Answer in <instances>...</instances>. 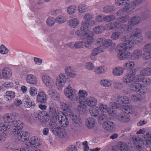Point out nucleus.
Listing matches in <instances>:
<instances>
[{
    "label": "nucleus",
    "mask_w": 151,
    "mask_h": 151,
    "mask_svg": "<svg viewBox=\"0 0 151 151\" xmlns=\"http://www.w3.org/2000/svg\"><path fill=\"white\" fill-rule=\"evenodd\" d=\"M121 41L124 42L120 44L119 47H121V49H127L130 50L132 49L134 46V44L131 41V37L126 36L123 35H121L120 37Z\"/></svg>",
    "instance_id": "nucleus-1"
},
{
    "label": "nucleus",
    "mask_w": 151,
    "mask_h": 151,
    "mask_svg": "<svg viewBox=\"0 0 151 151\" xmlns=\"http://www.w3.org/2000/svg\"><path fill=\"white\" fill-rule=\"evenodd\" d=\"M58 121L63 127H66L68 125V121L64 114L62 112L58 113Z\"/></svg>",
    "instance_id": "nucleus-2"
},
{
    "label": "nucleus",
    "mask_w": 151,
    "mask_h": 151,
    "mask_svg": "<svg viewBox=\"0 0 151 151\" xmlns=\"http://www.w3.org/2000/svg\"><path fill=\"white\" fill-rule=\"evenodd\" d=\"M97 42L100 45V47L105 49L112 45V40L109 39L105 40L104 39L100 38L97 40Z\"/></svg>",
    "instance_id": "nucleus-3"
},
{
    "label": "nucleus",
    "mask_w": 151,
    "mask_h": 151,
    "mask_svg": "<svg viewBox=\"0 0 151 151\" xmlns=\"http://www.w3.org/2000/svg\"><path fill=\"white\" fill-rule=\"evenodd\" d=\"M127 49H121V47H119V52L117 55L118 58L120 60H123L130 58L132 56V54L129 52L125 51Z\"/></svg>",
    "instance_id": "nucleus-4"
},
{
    "label": "nucleus",
    "mask_w": 151,
    "mask_h": 151,
    "mask_svg": "<svg viewBox=\"0 0 151 151\" xmlns=\"http://www.w3.org/2000/svg\"><path fill=\"white\" fill-rule=\"evenodd\" d=\"M135 64L133 61H128L124 63L123 65L122 69L126 70L127 72L134 73H135L136 70L133 68Z\"/></svg>",
    "instance_id": "nucleus-5"
},
{
    "label": "nucleus",
    "mask_w": 151,
    "mask_h": 151,
    "mask_svg": "<svg viewBox=\"0 0 151 151\" xmlns=\"http://www.w3.org/2000/svg\"><path fill=\"white\" fill-rule=\"evenodd\" d=\"M67 116H70L72 120L73 124L76 127H79L81 124V120L79 117V114L76 115V114L71 112V114L69 115H68Z\"/></svg>",
    "instance_id": "nucleus-6"
},
{
    "label": "nucleus",
    "mask_w": 151,
    "mask_h": 151,
    "mask_svg": "<svg viewBox=\"0 0 151 151\" xmlns=\"http://www.w3.org/2000/svg\"><path fill=\"white\" fill-rule=\"evenodd\" d=\"M13 134H17L18 140L24 142L29 139V134L26 132L22 131L20 130L18 131V133L15 132Z\"/></svg>",
    "instance_id": "nucleus-7"
},
{
    "label": "nucleus",
    "mask_w": 151,
    "mask_h": 151,
    "mask_svg": "<svg viewBox=\"0 0 151 151\" xmlns=\"http://www.w3.org/2000/svg\"><path fill=\"white\" fill-rule=\"evenodd\" d=\"M12 124L14 126L13 133H18V131L21 130L23 128V124L22 122L19 120L12 121Z\"/></svg>",
    "instance_id": "nucleus-8"
},
{
    "label": "nucleus",
    "mask_w": 151,
    "mask_h": 151,
    "mask_svg": "<svg viewBox=\"0 0 151 151\" xmlns=\"http://www.w3.org/2000/svg\"><path fill=\"white\" fill-rule=\"evenodd\" d=\"M66 78L65 75L61 74L59 76V78L56 81V85L59 90H61L63 86L65 81Z\"/></svg>",
    "instance_id": "nucleus-9"
},
{
    "label": "nucleus",
    "mask_w": 151,
    "mask_h": 151,
    "mask_svg": "<svg viewBox=\"0 0 151 151\" xmlns=\"http://www.w3.org/2000/svg\"><path fill=\"white\" fill-rule=\"evenodd\" d=\"M86 38L84 39L86 40V42L85 44V47L88 49L92 48V43L93 41L92 35L89 34H86Z\"/></svg>",
    "instance_id": "nucleus-10"
},
{
    "label": "nucleus",
    "mask_w": 151,
    "mask_h": 151,
    "mask_svg": "<svg viewBox=\"0 0 151 151\" xmlns=\"http://www.w3.org/2000/svg\"><path fill=\"white\" fill-rule=\"evenodd\" d=\"M64 93L65 95L71 100L76 98L75 93L73 91L71 87L70 86L65 89Z\"/></svg>",
    "instance_id": "nucleus-11"
},
{
    "label": "nucleus",
    "mask_w": 151,
    "mask_h": 151,
    "mask_svg": "<svg viewBox=\"0 0 151 151\" xmlns=\"http://www.w3.org/2000/svg\"><path fill=\"white\" fill-rule=\"evenodd\" d=\"M60 107L65 115L67 116L71 114L72 111L68 104L63 102H62L60 103Z\"/></svg>",
    "instance_id": "nucleus-12"
},
{
    "label": "nucleus",
    "mask_w": 151,
    "mask_h": 151,
    "mask_svg": "<svg viewBox=\"0 0 151 151\" xmlns=\"http://www.w3.org/2000/svg\"><path fill=\"white\" fill-rule=\"evenodd\" d=\"M49 111L52 115V116L57 119L58 116L57 111L56 109V106L52 102L50 101L49 104Z\"/></svg>",
    "instance_id": "nucleus-13"
},
{
    "label": "nucleus",
    "mask_w": 151,
    "mask_h": 151,
    "mask_svg": "<svg viewBox=\"0 0 151 151\" xmlns=\"http://www.w3.org/2000/svg\"><path fill=\"white\" fill-rule=\"evenodd\" d=\"M39 115L40 116V120L41 122H46L48 121L50 116L46 111H43L40 112Z\"/></svg>",
    "instance_id": "nucleus-14"
},
{
    "label": "nucleus",
    "mask_w": 151,
    "mask_h": 151,
    "mask_svg": "<svg viewBox=\"0 0 151 151\" xmlns=\"http://www.w3.org/2000/svg\"><path fill=\"white\" fill-rule=\"evenodd\" d=\"M117 117L119 121L123 122H128L130 119V116L128 114L123 113L118 115Z\"/></svg>",
    "instance_id": "nucleus-15"
},
{
    "label": "nucleus",
    "mask_w": 151,
    "mask_h": 151,
    "mask_svg": "<svg viewBox=\"0 0 151 151\" xmlns=\"http://www.w3.org/2000/svg\"><path fill=\"white\" fill-rule=\"evenodd\" d=\"M37 100L41 104H45L46 102L47 98L44 92L41 91L39 93L37 97Z\"/></svg>",
    "instance_id": "nucleus-16"
},
{
    "label": "nucleus",
    "mask_w": 151,
    "mask_h": 151,
    "mask_svg": "<svg viewBox=\"0 0 151 151\" xmlns=\"http://www.w3.org/2000/svg\"><path fill=\"white\" fill-rule=\"evenodd\" d=\"M129 74L125 76L123 79V81L126 83H130L134 80V73H131L129 72Z\"/></svg>",
    "instance_id": "nucleus-17"
},
{
    "label": "nucleus",
    "mask_w": 151,
    "mask_h": 151,
    "mask_svg": "<svg viewBox=\"0 0 151 151\" xmlns=\"http://www.w3.org/2000/svg\"><path fill=\"white\" fill-rule=\"evenodd\" d=\"M119 103L117 104L115 102H111L109 104L110 107L108 108L106 112L109 113V114L114 113V109H119Z\"/></svg>",
    "instance_id": "nucleus-18"
},
{
    "label": "nucleus",
    "mask_w": 151,
    "mask_h": 151,
    "mask_svg": "<svg viewBox=\"0 0 151 151\" xmlns=\"http://www.w3.org/2000/svg\"><path fill=\"white\" fill-rule=\"evenodd\" d=\"M27 82L29 83L36 85L37 83V80L35 76L33 75H27L26 76Z\"/></svg>",
    "instance_id": "nucleus-19"
},
{
    "label": "nucleus",
    "mask_w": 151,
    "mask_h": 151,
    "mask_svg": "<svg viewBox=\"0 0 151 151\" xmlns=\"http://www.w3.org/2000/svg\"><path fill=\"white\" fill-rule=\"evenodd\" d=\"M1 74L4 78L7 79L11 76L12 72L10 69L7 67L3 69L2 71Z\"/></svg>",
    "instance_id": "nucleus-20"
},
{
    "label": "nucleus",
    "mask_w": 151,
    "mask_h": 151,
    "mask_svg": "<svg viewBox=\"0 0 151 151\" xmlns=\"http://www.w3.org/2000/svg\"><path fill=\"white\" fill-rule=\"evenodd\" d=\"M42 80L43 82L47 86L50 87L52 85L53 82L50 77L46 75L43 76Z\"/></svg>",
    "instance_id": "nucleus-21"
},
{
    "label": "nucleus",
    "mask_w": 151,
    "mask_h": 151,
    "mask_svg": "<svg viewBox=\"0 0 151 151\" xmlns=\"http://www.w3.org/2000/svg\"><path fill=\"white\" fill-rule=\"evenodd\" d=\"M128 148L127 144L122 142H120L115 151H125Z\"/></svg>",
    "instance_id": "nucleus-22"
},
{
    "label": "nucleus",
    "mask_w": 151,
    "mask_h": 151,
    "mask_svg": "<svg viewBox=\"0 0 151 151\" xmlns=\"http://www.w3.org/2000/svg\"><path fill=\"white\" fill-rule=\"evenodd\" d=\"M95 122V119L92 117H89L86 119V124L88 128L91 129L94 127Z\"/></svg>",
    "instance_id": "nucleus-23"
},
{
    "label": "nucleus",
    "mask_w": 151,
    "mask_h": 151,
    "mask_svg": "<svg viewBox=\"0 0 151 151\" xmlns=\"http://www.w3.org/2000/svg\"><path fill=\"white\" fill-rule=\"evenodd\" d=\"M102 125L104 128L107 130H112L114 126V123L110 121H107L105 122Z\"/></svg>",
    "instance_id": "nucleus-24"
},
{
    "label": "nucleus",
    "mask_w": 151,
    "mask_h": 151,
    "mask_svg": "<svg viewBox=\"0 0 151 151\" xmlns=\"http://www.w3.org/2000/svg\"><path fill=\"white\" fill-rule=\"evenodd\" d=\"M66 74L70 77L73 78L76 74L71 67H66L65 69Z\"/></svg>",
    "instance_id": "nucleus-25"
},
{
    "label": "nucleus",
    "mask_w": 151,
    "mask_h": 151,
    "mask_svg": "<svg viewBox=\"0 0 151 151\" xmlns=\"http://www.w3.org/2000/svg\"><path fill=\"white\" fill-rule=\"evenodd\" d=\"M56 132L57 135L61 138L65 137L66 134V132L65 129L60 127H57Z\"/></svg>",
    "instance_id": "nucleus-26"
},
{
    "label": "nucleus",
    "mask_w": 151,
    "mask_h": 151,
    "mask_svg": "<svg viewBox=\"0 0 151 151\" xmlns=\"http://www.w3.org/2000/svg\"><path fill=\"white\" fill-rule=\"evenodd\" d=\"M97 103V99L93 97H90L88 98L86 104L91 107L95 106Z\"/></svg>",
    "instance_id": "nucleus-27"
},
{
    "label": "nucleus",
    "mask_w": 151,
    "mask_h": 151,
    "mask_svg": "<svg viewBox=\"0 0 151 151\" xmlns=\"http://www.w3.org/2000/svg\"><path fill=\"white\" fill-rule=\"evenodd\" d=\"M131 41L134 44H138L142 42V38L140 37L135 36L134 35H131Z\"/></svg>",
    "instance_id": "nucleus-28"
},
{
    "label": "nucleus",
    "mask_w": 151,
    "mask_h": 151,
    "mask_svg": "<svg viewBox=\"0 0 151 151\" xmlns=\"http://www.w3.org/2000/svg\"><path fill=\"white\" fill-rule=\"evenodd\" d=\"M29 143L30 145H32L33 147L36 148L37 147L40 145L38 139L36 137H32L30 139Z\"/></svg>",
    "instance_id": "nucleus-29"
},
{
    "label": "nucleus",
    "mask_w": 151,
    "mask_h": 151,
    "mask_svg": "<svg viewBox=\"0 0 151 151\" xmlns=\"http://www.w3.org/2000/svg\"><path fill=\"white\" fill-rule=\"evenodd\" d=\"M142 55V52L141 50L137 49L134 50L132 54V56L134 59L137 60L139 59Z\"/></svg>",
    "instance_id": "nucleus-30"
},
{
    "label": "nucleus",
    "mask_w": 151,
    "mask_h": 151,
    "mask_svg": "<svg viewBox=\"0 0 151 151\" xmlns=\"http://www.w3.org/2000/svg\"><path fill=\"white\" fill-rule=\"evenodd\" d=\"M140 21V18L138 16H136L131 18L129 23L132 25L134 26L139 24Z\"/></svg>",
    "instance_id": "nucleus-31"
},
{
    "label": "nucleus",
    "mask_w": 151,
    "mask_h": 151,
    "mask_svg": "<svg viewBox=\"0 0 151 151\" xmlns=\"http://www.w3.org/2000/svg\"><path fill=\"white\" fill-rule=\"evenodd\" d=\"M118 25L117 22H113L106 24L105 26V28L107 30H110L116 27Z\"/></svg>",
    "instance_id": "nucleus-32"
},
{
    "label": "nucleus",
    "mask_w": 151,
    "mask_h": 151,
    "mask_svg": "<svg viewBox=\"0 0 151 151\" xmlns=\"http://www.w3.org/2000/svg\"><path fill=\"white\" fill-rule=\"evenodd\" d=\"M15 93L11 91H8L6 93L4 97L6 100L10 101L14 98Z\"/></svg>",
    "instance_id": "nucleus-33"
},
{
    "label": "nucleus",
    "mask_w": 151,
    "mask_h": 151,
    "mask_svg": "<svg viewBox=\"0 0 151 151\" xmlns=\"http://www.w3.org/2000/svg\"><path fill=\"white\" fill-rule=\"evenodd\" d=\"M77 109L80 113L83 115H85L86 112V106L84 104H81L78 106Z\"/></svg>",
    "instance_id": "nucleus-34"
},
{
    "label": "nucleus",
    "mask_w": 151,
    "mask_h": 151,
    "mask_svg": "<svg viewBox=\"0 0 151 151\" xmlns=\"http://www.w3.org/2000/svg\"><path fill=\"white\" fill-rule=\"evenodd\" d=\"M68 23L70 26L73 28L78 25L79 23V21L76 18L70 19L68 22Z\"/></svg>",
    "instance_id": "nucleus-35"
},
{
    "label": "nucleus",
    "mask_w": 151,
    "mask_h": 151,
    "mask_svg": "<svg viewBox=\"0 0 151 151\" xmlns=\"http://www.w3.org/2000/svg\"><path fill=\"white\" fill-rule=\"evenodd\" d=\"M122 68L118 67L113 70V74L115 76H118L121 75L123 72Z\"/></svg>",
    "instance_id": "nucleus-36"
},
{
    "label": "nucleus",
    "mask_w": 151,
    "mask_h": 151,
    "mask_svg": "<svg viewBox=\"0 0 151 151\" xmlns=\"http://www.w3.org/2000/svg\"><path fill=\"white\" fill-rule=\"evenodd\" d=\"M131 26L129 25L124 24L121 26L122 31H124L127 32H130L132 30Z\"/></svg>",
    "instance_id": "nucleus-37"
},
{
    "label": "nucleus",
    "mask_w": 151,
    "mask_h": 151,
    "mask_svg": "<svg viewBox=\"0 0 151 151\" xmlns=\"http://www.w3.org/2000/svg\"><path fill=\"white\" fill-rule=\"evenodd\" d=\"M144 140L146 142L147 145H149L151 144V135L149 133H147L143 136Z\"/></svg>",
    "instance_id": "nucleus-38"
},
{
    "label": "nucleus",
    "mask_w": 151,
    "mask_h": 151,
    "mask_svg": "<svg viewBox=\"0 0 151 151\" xmlns=\"http://www.w3.org/2000/svg\"><path fill=\"white\" fill-rule=\"evenodd\" d=\"M90 112L91 115L94 117L97 116L99 113L97 107L93 108L91 110H90Z\"/></svg>",
    "instance_id": "nucleus-39"
},
{
    "label": "nucleus",
    "mask_w": 151,
    "mask_h": 151,
    "mask_svg": "<svg viewBox=\"0 0 151 151\" xmlns=\"http://www.w3.org/2000/svg\"><path fill=\"white\" fill-rule=\"evenodd\" d=\"M10 126L8 124H2L0 126V131L2 132H4L10 129Z\"/></svg>",
    "instance_id": "nucleus-40"
},
{
    "label": "nucleus",
    "mask_w": 151,
    "mask_h": 151,
    "mask_svg": "<svg viewBox=\"0 0 151 151\" xmlns=\"http://www.w3.org/2000/svg\"><path fill=\"white\" fill-rule=\"evenodd\" d=\"M141 73L144 76H150L151 75V68H147L141 70Z\"/></svg>",
    "instance_id": "nucleus-41"
},
{
    "label": "nucleus",
    "mask_w": 151,
    "mask_h": 151,
    "mask_svg": "<svg viewBox=\"0 0 151 151\" xmlns=\"http://www.w3.org/2000/svg\"><path fill=\"white\" fill-rule=\"evenodd\" d=\"M121 32H113L111 36V38L113 40H116L118 39L120 37H121Z\"/></svg>",
    "instance_id": "nucleus-42"
},
{
    "label": "nucleus",
    "mask_w": 151,
    "mask_h": 151,
    "mask_svg": "<svg viewBox=\"0 0 151 151\" xmlns=\"http://www.w3.org/2000/svg\"><path fill=\"white\" fill-rule=\"evenodd\" d=\"M76 34L79 36H83V38L84 39L86 38V34H88L85 31L82 30H78L75 32Z\"/></svg>",
    "instance_id": "nucleus-43"
},
{
    "label": "nucleus",
    "mask_w": 151,
    "mask_h": 151,
    "mask_svg": "<svg viewBox=\"0 0 151 151\" xmlns=\"http://www.w3.org/2000/svg\"><path fill=\"white\" fill-rule=\"evenodd\" d=\"M76 9V6H70L68 8V12L70 14H72L75 12Z\"/></svg>",
    "instance_id": "nucleus-44"
},
{
    "label": "nucleus",
    "mask_w": 151,
    "mask_h": 151,
    "mask_svg": "<svg viewBox=\"0 0 151 151\" xmlns=\"http://www.w3.org/2000/svg\"><path fill=\"white\" fill-rule=\"evenodd\" d=\"M131 107H129V106L127 105L125 107L122 108V111L124 114H132L133 112L131 110V109L130 108Z\"/></svg>",
    "instance_id": "nucleus-45"
},
{
    "label": "nucleus",
    "mask_w": 151,
    "mask_h": 151,
    "mask_svg": "<svg viewBox=\"0 0 151 151\" xmlns=\"http://www.w3.org/2000/svg\"><path fill=\"white\" fill-rule=\"evenodd\" d=\"M81 24L82 26L81 27V30L86 32L88 28L89 23L87 22H82Z\"/></svg>",
    "instance_id": "nucleus-46"
},
{
    "label": "nucleus",
    "mask_w": 151,
    "mask_h": 151,
    "mask_svg": "<svg viewBox=\"0 0 151 151\" xmlns=\"http://www.w3.org/2000/svg\"><path fill=\"white\" fill-rule=\"evenodd\" d=\"M129 19V17L128 15H125L119 18L118 21L120 23H125L127 22Z\"/></svg>",
    "instance_id": "nucleus-47"
},
{
    "label": "nucleus",
    "mask_w": 151,
    "mask_h": 151,
    "mask_svg": "<svg viewBox=\"0 0 151 151\" xmlns=\"http://www.w3.org/2000/svg\"><path fill=\"white\" fill-rule=\"evenodd\" d=\"M143 2L142 0H134L131 2L132 6L134 8L141 4Z\"/></svg>",
    "instance_id": "nucleus-48"
},
{
    "label": "nucleus",
    "mask_w": 151,
    "mask_h": 151,
    "mask_svg": "<svg viewBox=\"0 0 151 151\" xmlns=\"http://www.w3.org/2000/svg\"><path fill=\"white\" fill-rule=\"evenodd\" d=\"M115 10L114 6H106L103 9V11L106 13H108L112 12Z\"/></svg>",
    "instance_id": "nucleus-49"
},
{
    "label": "nucleus",
    "mask_w": 151,
    "mask_h": 151,
    "mask_svg": "<svg viewBox=\"0 0 151 151\" xmlns=\"http://www.w3.org/2000/svg\"><path fill=\"white\" fill-rule=\"evenodd\" d=\"M104 66H101L96 68L95 70L96 73L100 74L104 73L105 72V69Z\"/></svg>",
    "instance_id": "nucleus-50"
},
{
    "label": "nucleus",
    "mask_w": 151,
    "mask_h": 151,
    "mask_svg": "<svg viewBox=\"0 0 151 151\" xmlns=\"http://www.w3.org/2000/svg\"><path fill=\"white\" fill-rule=\"evenodd\" d=\"M102 48L99 47L93 50L91 52V53L94 55H96L101 52L103 51Z\"/></svg>",
    "instance_id": "nucleus-51"
},
{
    "label": "nucleus",
    "mask_w": 151,
    "mask_h": 151,
    "mask_svg": "<svg viewBox=\"0 0 151 151\" xmlns=\"http://www.w3.org/2000/svg\"><path fill=\"white\" fill-rule=\"evenodd\" d=\"M115 17L114 15H108L104 17L105 22H109L115 20Z\"/></svg>",
    "instance_id": "nucleus-52"
},
{
    "label": "nucleus",
    "mask_w": 151,
    "mask_h": 151,
    "mask_svg": "<svg viewBox=\"0 0 151 151\" xmlns=\"http://www.w3.org/2000/svg\"><path fill=\"white\" fill-rule=\"evenodd\" d=\"M99 107L101 111L103 112H106L108 109L107 106L102 103H101L99 104Z\"/></svg>",
    "instance_id": "nucleus-53"
},
{
    "label": "nucleus",
    "mask_w": 151,
    "mask_h": 151,
    "mask_svg": "<svg viewBox=\"0 0 151 151\" xmlns=\"http://www.w3.org/2000/svg\"><path fill=\"white\" fill-rule=\"evenodd\" d=\"M100 83L101 85L103 86L109 87L111 85V83L109 81L105 80H101Z\"/></svg>",
    "instance_id": "nucleus-54"
},
{
    "label": "nucleus",
    "mask_w": 151,
    "mask_h": 151,
    "mask_svg": "<svg viewBox=\"0 0 151 151\" xmlns=\"http://www.w3.org/2000/svg\"><path fill=\"white\" fill-rule=\"evenodd\" d=\"M144 53L143 54V58L145 60H147L151 58V52L144 51Z\"/></svg>",
    "instance_id": "nucleus-55"
},
{
    "label": "nucleus",
    "mask_w": 151,
    "mask_h": 151,
    "mask_svg": "<svg viewBox=\"0 0 151 151\" xmlns=\"http://www.w3.org/2000/svg\"><path fill=\"white\" fill-rule=\"evenodd\" d=\"M114 86L115 89L119 90L122 88L123 87V86L122 83L119 82H116L114 83Z\"/></svg>",
    "instance_id": "nucleus-56"
},
{
    "label": "nucleus",
    "mask_w": 151,
    "mask_h": 151,
    "mask_svg": "<svg viewBox=\"0 0 151 151\" xmlns=\"http://www.w3.org/2000/svg\"><path fill=\"white\" fill-rule=\"evenodd\" d=\"M56 22L58 23H63L66 21V19L62 16H58L56 19Z\"/></svg>",
    "instance_id": "nucleus-57"
},
{
    "label": "nucleus",
    "mask_w": 151,
    "mask_h": 151,
    "mask_svg": "<svg viewBox=\"0 0 151 151\" xmlns=\"http://www.w3.org/2000/svg\"><path fill=\"white\" fill-rule=\"evenodd\" d=\"M141 30L139 29H136L134 30L132 34L131 35H134L135 36L141 37Z\"/></svg>",
    "instance_id": "nucleus-58"
},
{
    "label": "nucleus",
    "mask_w": 151,
    "mask_h": 151,
    "mask_svg": "<svg viewBox=\"0 0 151 151\" xmlns=\"http://www.w3.org/2000/svg\"><path fill=\"white\" fill-rule=\"evenodd\" d=\"M133 142L136 145L138 144L142 145L144 143L143 140L138 137L135 138L133 140Z\"/></svg>",
    "instance_id": "nucleus-59"
},
{
    "label": "nucleus",
    "mask_w": 151,
    "mask_h": 151,
    "mask_svg": "<svg viewBox=\"0 0 151 151\" xmlns=\"http://www.w3.org/2000/svg\"><path fill=\"white\" fill-rule=\"evenodd\" d=\"M0 52L2 54H6L8 52V49L3 45H1L0 48Z\"/></svg>",
    "instance_id": "nucleus-60"
},
{
    "label": "nucleus",
    "mask_w": 151,
    "mask_h": 151,
    "mask_svg": "<svg viewBox=\"0 0 151 151\" xmlns=\"http://www.w3.org/2000/svg\"><path fill=\"white\" fill-rule=\"evenodd\" d=\"M144 51L151 52V43L147 44L143 48Z\"/></svg>",
    "instance_id": "nucleus-61"
},
{
    "label": "nucleus",
    "mask_w": 151,
    "mask_h": 151,
    "mask_svg": "<svg viewBox=\"0 0 151 151\" xmlns=\"http://www.w3.org/2000/svg\"><path fill=\"white\" fill-rule=\"evenodd\" d=\"M47 24L49 26H52L55 24L54 19L52 18H49L47 20Z\"/></svg>",
    "instance_id": "nucleus-62"
},
{
    "label": "nucleus",
    "mask_w": 151,
    "mask_h": 151,
    "mask_svg": "<svg viewBox=\"0 0 151 151\" xmlns=\"http://www.w3.org/2000/svg\"><path fill=\"white\" fill-rule=\"evenodd\" d=\"M78 10L80 12L83 13L86 11V8L84 4H81L78 7Z\"/></svg>",
    "instance_id": "nucleus-63"
},
{
    "label": "nucleus",
    "mask_w": 151,
    "mask_h": 151,
    "mask_svg": "<svg viewBox=\"0 0 151 151\" xmlns=\"http://www.w3.org/2000/svg\"><path fill=\"white\" fill-rule=\"evenodd\" d=\"M93 18V15L91 14L87 13L84 17V19L86 21H89Z\"/></svg>",
    "instance_id": "nucleus-64"
}]
</instances>
